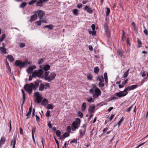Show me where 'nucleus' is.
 Masks as SVG:
<instances>
[{"mask_svg":"<svg viewBox=\"0 0 148 148\" xmlns=\"http://www.w3.org/2000/svg\"><path fill=\"white\" fill-rule=\"evenodd\" d=\"M42 81L37 79L36 81H35L33 83H30V84H25L23 87L24 89L26 90L29 94L32 93V90H36L39 86V83H41Z\"/></svg>","mask_w":148,"mask_h":148,"instance_id":"f257e3e1","label":"nucleus"},{"mask_svg":"<svg viewBox=\"0 0 148 148\" xmlns=\"http://www.w3.org/2000/svg\"><path fill=\"white\" fill-rule=\"evenodd\" d=\"M132 90L131 86H128L123 91H120L116 92L114 95L116 96L119 98H121L122 97L126 96L128 92L127 91Z\"/></svg>","mask_w":148,"mask_h":148,"instance_id":"f03ea898","label":"nucleus"},{"mask_svg":"<svg viewBox=\"0 0 148 148\" xmlns=\"http://www.w3.org/2000/svg\"><path fill=\"white\" fill-rule=\"evenodd\" d=\"M27 63L28 60L27 59L25 60V62H22L21 60H18L15 61L14 64L15 66L18 67L21 69L25 66H27Z\"/></svg>","mask_w":148,"mask_h":148,"instance_id":"7ed1b4c3","label":"nucleus"},{"mask_svg":"<svg viewBox=\"0 0 148 148\" xmlns=\"http://www.w3.org/2000/svg\"><path fill=\"white\" fill-rule=\"evenodd\" d=\"M81 123V120L78 118H76L75 121L72 123L71 125V130L72 131L75 130V129H78V125H79Z\"/></svg>","mask_w":148,"mask_h":148,"instance_id":"20e7f679","label":"nucleus"},{"mask_svg":"<svg viewBox=\"0 0 148 148\" xmlns=\"http://www.w3.org/2000/svg\"><path fill=\"white\" fill-rule=\"evenodd\" d=\"M101 91L98 88H96V89H95V92L92 95V97L94 98H97L101 95Z\"/></svg>","mask_w":148,"mask_h":148,"instance_id":"39448f33","label":"nucleus"},{"mask_svg":"<svg viewBox=\"0 0 148 148\" xmlns=\"http://www.w3.org/2000/svg\"><path fill=\"white\" fill-rule=\"evenodd\" d=\"M34 13H36V14H38V17L40 19H43V16L45 15V14L42 10H38L35 11Z\"/></svg>","mask_w":148,"mask_h":148,"instance_id":"423d86ee","label":"nucleus"},{"mask_svg":"<svg viewBox=\"0 0 148 148\" xmlns=\"http://www.w3.org/2000/svg\"><path fill=\"white\" fill-rule=\"evenodd\" d=\"M82 129H81L79 131V132L80 133V137L81 138H83V136L85 135L86 130V126L85 125V124L82 126Z\"/></svg>","mask_w":148,"mask_h":148,"instance_id":"0eeeda50","label":"nucleus"},{"mask_svg":"<svg viewBox=\"0 0 148 148\" xmlns=\"http://www.w3.org/2000/svg\"><path fill=\"white\" fill-rule=\"evenodd\" d=\"M35 71H36V73H37L38 75V77L41 78H43L44 76H42L44 72L43 69L41 68Z\"/></svg>","mask_w":148,"mask_h":148,"instance_id":"6e6552de","label":"nucleus"},{"mask_svg":"<svg viewBox=\"0 0 148 148\" xmlns=\"http://www.w3.org/2000/svg\"><path fill=\"white\" fill-rule=\"evenodd\" d=\"M49 0H38L36 2V7L39 6L42 7L43 6V4L44 3L48 1Z\"/></svg>","mask_w":148,"mask_h":148,"instance_id":"1a4fd4ad","label":"nucleus"},{"mask_svg":"<svg viewBox=\"0 0 148 148\" xmlns=\"http://www.w3.org/2000/svg\"><path fill=\"white\" fill-rule=\"evenodd\" d=\"M56 76V74L54 72L51 73L48 77L49 79L47 80L48 82H51L53 80Z\"/></svg>","mask_w":148,"mask_h":148,"instance_id":"9d476101","label":"nucleus"},{"mask_svg":"<svg viewBox=\"0 0 148 148\" xmlns=\"http://www.w3.org/2000/svg\"><path fill=\"white\" fill-rule=\"evenodd\" d=\"M95 105L90 106L88 108V111L90 114H92L95 113Z\"/></svg>","mask_w":148,"mask_h":148,"instance_id":"9b49d317","label":"nucleus"},{"mask_svg":"<svg viewBox=\"0 0 148 148\" xmlns=\"http://www.w3.org/2000/svg\"><path fill=\"white\" fill-rule=\"evenodd\" d=\"M36 66L34 65H31L27 69V71L28 73H31L33 72L34 69L36 68Z\"/></svg>","mask_w":148,"mask_h":148,"instance_id":"f8f14e48","label":"nucleus"},{"mask_svg":"<svg viewBox=\"0 0 148 148\" xmlns=\"http://www.w3.org/2000/svg\"><path fill=\"white\" fill-rule=\"evenodd\" d=\"M16 136H14L13 139L11 140V143L10 145H11L13 144L12 148H15V145L16 143Z\"/></svg>","mask_w":148,"mask_h":148,"instance_id":"ddd939ff","label":"nucleus"},{"mask_svg":"<svg viewBox=\"0 0 148 148\" xmlns=\"http://www.w3.org/2000/svg\"><path fill=\"white\" fill-rule=\"evenodd\" d=\"M84 10L87 11L89 14H92L93 12L92 9L89 7V6L86 5L84 8Z\"/></svg>","mask_w":148,"mask_h":148,"instance_id":"4468645a","label":"nucleus"},{"mask_svg":"<svg viewBox=\"0 0 148 148\" xmlns=\"http://www.w3.org/2000/svg\"><path fill=\"white\" fill-rule=\"evenodd\" d=\"M40 67L43 70V71H47L49 70L50 68V66L49 64H46L44 66L41 68V66H40Z\"/></svg>","mask_w":148,"mask_h":148,"instance_id":"2eb2a0df","label":"nucleus"},{"mask_svg":"<svg viewBox=\"0 0 148 148\" xmlns=\"http://www.w3.org/2000/svg\"><path fill=\"white\" fill-rule=\"evenodd\" d=\"M37 18V14L36 13L31 16V18L30 21L31 22L35 21Z\"/></svg>","mask_w":148,"mask_h":148,"instance_id":"dca6fc26","label":"nucleus"},{"mask_svg":"<svg viewBox=\"0 0 148 148\" xmlns=\"http://www.w3.org/2000/svg\"><path fill=\"white\" fill-rule=\"evenodd\" d=\"M118 55L121 57L124 58V56L123 55V50H118L117 51Z\"/></svg>","mask_w":148,"mask_h":148,"instance_id":"f3484780","label":"nucleus"},{"mask_svg":"<svg viewBox=\"0 0 148 148\" xmlns=\"http://www.w3.org/2000/svg\"><path fill=\"white\" fill-rule=\"evenodd\" d=\"M49 71H45V76L43 77L44 79L46 80H47L49 79L48 77L49 74Z\"/></svg>","mask_w":148,"mask_h":148,"instance_id":"a211bd4d","label":"nucleus"},{"mask_svg":"<svg viewBox=\"0 0 148 148\" xmlns=\"http://www.w3.org/2000/svg\"><path fill=\"white\" fill-rule=\"evenodd\" d=\"M48 103V100L46 98L43 99L42 102L41 103V105L45 106Z\"/></svg>","mask_w":148,"mask_h":148,"instance_id":"6ab92c4d","label":"nucleus"},{"mask_svg":"<svg viewBox=\"0 0 148 148\" xmlns=\"http://www.w3.org/2000/svg\"><path fill=\"white\" fill-rule=\"evenodd\" d=\"M97 80H99L101 82H103L104 81L103 77V76H99L97 77Z\"/></svg>","mask_w":148,"mask_h":148,"instance_id":"aec40b11","label":"nucleus"},{"mask_svg":"<svg viewBox=\"0 0 148 148\" xmlns=\"http://www.w3.org/2000/svg\"><path fill=\"white\" fill-rule=\"evenodd\" d=\"M86 108V103L85 102H83L82 105L81 109L82 111L85 110Z\"/></svg>","mask_w":148,"mask_h":148,"instance_id":"412c9836","label":"nucleus"},{"mask_svg":"<svg viewBox=\"0 0 148 148\" xmlns=\"http://www.w3.org/2000/svg\"><path fill=\"white\" fill-rule=\"evenodd\" d=\"M6 58L9 59L11 62L14 60V59L13 57L11 55H8L6 56Z\"/></svg>","mask_w":148,"mask_h":148,"instance_id":"4be33fe9","label":"nucleus"},{"mask_svg":"<svg viewBox=\"0 0 148 148\" xmlns=\"http://www.w3.org/2000/svg\"><path fill=\"white\" fill-rule=\"evenodd\" d=\"M32 103H31V106L29 107V111L26 114V116H29L31 115L32 111Z\"/></svg>","mask_w":148,"mask_h":148,"instance_id":"5701e85b","label":"nucleus"},{"mask_svg":"<svg viewBox=\"0 0 148 148\" xmlns=\"http://www.w3.org/2000/svg\"><path fill=\"white\" fill-rule=\"evenodd\" d=\"M5 141V139L4 137H2L1 138L0 140V146L3 145L4 144Z\"/></svg>","mask_w":148,"mask_h":148,"instance_id":"b1692460","label":"nucleus"},{"mask_svg":"<svg viewBox=\"0 0 148 148\" xmlns=\"http://www.w3.org/2000/svg\"><path fill=\"white\" fill-rule=\"evenodd\" d=\"M0 50L1 51V53L3 54H6L7 53L6 52V49L5 48L0 47Z\"/></svg>","mask_w":148,"mask_h":148,"instance_id":"393cba45","label":"nucleus"},{"mask_svg":"<svg viewBox=\"0 0 148 148\" xmlns=\"http://www.w3.org/2000/svg\"><path fill=\"white\" fill-rule=\"evenodd\" d=\"M45 88V85L44 84L42 83L40 84L39 88V90L40 91H42Z\"/></svg>","mask_w":148,"mask_h":148,"instance_id":"a878e982","label":"nucleus"},{"mask_svg":"<svg viewBox=\"0 0 148 148\" xmlns=\"http://www.w3.org/2000/svg\"><path fill=\"white\" fill-rule=\"evenodd\" d=\"M44 27L47 28L49 29H52L54 27L52 25L50 24L48 25L44 26Z\"/></svg>","mask_w":148,"mask_h":148,"instance_id":"bb28decb","label":"nucleus"},{"mask_svg":"<svg viewBox=\"0 0 148 148\" xmlns=\"http://www.w3.org/2000/svg\"><path fill=\"white\" fill-rule=\"evenodd\" d=\"M27 5V3L25 2H23L19 5V7L21 8H23L25 7Z\"/></svg>","mask_w":148,"mask_h":148,"instance_id":"cd10ccee","label":"nucleus"},{"mask_svg":"<svg viewBox=\"0 0 148 148\" xmlns=\"http://www.w3.org/2000/svg\"><path fill=\"white\" fill-rule=\"evenodd\" d=\"M138 47V48H140L142 47V42L140 39L138 38L137 39Z\"/></svg>","mask_w":148,"mask_h":148,"instance_id":"c85d7f7f","label":"nucleus"},{"mask_svg":"<svg viewBox=\"0 0 148 148\" xmlns=\"http://www.w3.org/2000/svg\"><path fill=\"white\" fill-rule=\"evenodd\" d=\"M54 108V106L52 104H48L47 106V108L48 109H52Z\"/></svg>","mask_w":148,"mask_h":148,"instance_id":"c756f323","label":"nucleus"},{"mask_svg":"<svg viewBox=\"0 0 148 148\" xmlns=\"http://www.w3.org/2000/svg\"><path fill=\"white\" fill-rule=\"evenodd\" d=\"M42 99V98L41 96L36 97L37 103H40Z\"/></svg>","mask_w":148,"mask_h":148,"instance_id":"7c9ffc66","label":"nucleus"},{"mask_svg":"<svg viewBox=\"0 0 148 148\" xmlns=\"http://www.w3.org/2000/svg\"><path fill=\"white\" fill-rule=\"evenodd\" d=\"M99 69L98 67L96 66L94 68V72L95 74H97L99 72Z\"/></svg>","mask_w":148,"mask_h":148,"instance_id":"2f4dec72","label":"nucleus"},{"mask_svg":"<svg viewBox=\"0 0 148 148\" xmlns=\"http://www.w3.org/2000/svg\"><path fill=\"white\" fill-rule=\"evenodd\" d=\"M25 100V94H23V103L22 104L21 108H22V107L23 104H24Z\"/></svg>","mask_w":148,"mask_h":148,"instance_id":"473e14b6","label":"nucleus"},{"mask_svg":"<svg viewBox=\"0 0 148 148\" xmlns=\"http://www.w3.org/2000/svg\"><path fill=\"white\" fill-rule=\"evenodd\" d=\"M93 77V76L90 74H88L87 75V78L88 79L92 80V78Z\"/></svg>","mask_w":148,"mask_h":148,"instance_id":"72a5a7b5","label":"nucleus"},{"mask_svg":"<svg viewBox=\"0 0 148 148\" xmlns=\"http://www.w3.org/2000/svg\"><path fill=\"white\" fill-rule=\"evenodd\" d=\"M129 69H128L126 72L124 73L123 77L125 78L128 75V72L129 71Z\"/></svg>","mask_w":148,"mask_h":148,"instance_id":"f704fd0d","label":"nucleus"},{"mask_svg":"<svg viewBox=\"0 0 148 148\" xmlns=\"http://www.w3.org/2000/svg\"><path fill=\"white\" fill-rule=\"evenodd\" d=\"M105 33L107 37L108 38H110V35L109 30H106V31H105Z\"/></svg>","mask_w":148,"mask_h":148,"instance_id":"c9c22d12","label":"nucleus"},{"mask_svg":"<svg viewBox=\"0 0 148 148\" xmlns=\"http://www.w3.org/2000/svg\"><path fill=\"white\" fill-rule=\"evenodd\" d=\"M118 99V97H112L108 99V102L111 101L112 100H114L116 99Z\"/></svg>","mask_w":148,"mask_h":148,"instance_id":"e433bc0d","label":"nucleus"},{"mask_svg":"<svg viewBox=\"0 0 148 148\" xmlns=\"http://www.w3.org/2000/svg\"><path fill=\"white\" fill-rule=\"evenodd\" d=\"M33 78H35L36 77H38V75L36 73V71H34L32 75Z\"/></svg>","mask_w":148,"mask_h":148,"instance_id":"4c0bfd02","label":"nucleus"},{"mask_svg":"<svg viewBox=\"0 0 148 148\" xmlns=\"http://www.w3.org/2000/svg\"><path fill=\"white\" fill-rule=\"evenodd\" d=\"M37 0H32L28 3V4L29 5H31L37 2Z\"/></svg>","mask_w":148,"mask_h":148,"instance_id":"58836bf2","label":"nucleus"},{"mask_svg":"<svg viewBox=\"0 0 148 148\" xmlns=\"http://www.w3.org/2000/svg\"><path fill=\"white\" fill-rule=\"evenodd\" d=\"M5 36V34H3L0 38V42H2L4 39Z\"/></svg>","mask_w":148,"mask_h":148,"instance_id":"ea45409f","label":"nucleus"},{"mask_svg":"<svg viewBox=\"0 0 148 148\" xmlns=\"http://www.w3.org/2000/svg\"><path fill=\"white\" fill-rule=\"evenodd\" d=\"M106 8L107 9V11L106 12V16H108L109 15V14L110 12V8Z\"/></svg>","mask_w":148,"mask_h":148,"instance_id":"a19ab883","label":"nucleus"},{"mask_svg":"<svg viewBox=\"0 0 148 148\" xmlns=\"http://www.w3.org/2000/svg\"><path fill=\"white\" fill-rule=\"evenodd\" d=\"M69 134L67 132H65L63 135V136L64 138H65L67 137H68L69 136Z\"/></svg>","mask_w":148,"mask_h":148,"instance_id":"79ce46f5","label":"nucleus"},{"mask_svg":"<svg viewBox=\"0 0 148 148\" xmlns=\"http://www.w3.org/2000/svg\"><path fill=\"white\" fill-rule=\"evenodd\" d=\"M78 115L80 118H82L83 117V114L80 111L78 112Z\"/></svg>","mask_w":148,"mask_h":148,"instance_id":"37998d69","label":"nucleus"},{"mask_svg":"<svg viewBox=\"0 0 148 148\" xmlns=\"http://www.w3.org/2000/svg\"><path fill=\"white\" fill-rule=\"evenodd\" d=\"M36 127L35 126L34 127L32 128V135H34V132L36 131Z\"/></svg>","mask_w":148,"mask_h":148,"instance_id":"c03bdc74","label":"nucleus"},{"mask_svg":"<svg viewBox=\"0 0 148 148\" xmlns=\"http://www.w3.org/2000/svg\"><path fill=\"white\" fill-rule=\"evenodd\" d=\"M56 134L58 137H59L60 136L61 132L60 130H58L56 131Z\"/></svg>","mask_w":148,"mask_h":148,"instance_id":"a18cd8bd","label":"nucleus"},{"mask_svg":"<svg viewBox=\"0 0 148 148\" xmlns=\"http://www.w3.org/2000/svg\"><path fill=\"white\" fill-rule=\"evenodd\" d=\"M6 67L8 69H10V66L8 62L7 59H6Z\"/></svg>","mask_w":148,"mask_h":148,"instance_id":"49530a36","label":"nucleus"},{"mask_svg":"<svg viewBox=\"0 0 148 148\" xmlns=\"http://www.w3.org/2000/svg\"><path fill=\"white\" fill-rule=\"evenodd\" d=\"M131 86L132 90H133L136 88L138 87V85H133Z\"/></svg>","mask_w":148,"mask_h":148,"instance_id":"de8ad7c7","label":"nucleus"},{"mask_svg":"<svg viewBox=\"0 0 148 148\" xmlns=\"http://www.w3.org/2000/svg\"><path fill=\"white\" fill-rule=\"evenodd\" d=\"M143 27L145 29L143 31V32L147 36L148 35V31L146 29L144 26H143Z\"/></svg>","mask_w":148,"mask_h":148,"instance_id":"09e8293b","label":"nucleus"},{"mask_svg":"<svg viewBox=\"0 0 148 148\" xmlns=\"http://www.w3.org/2000/svg\"><path fill=\"white\" fill-rule=\"evenodd\" d=\"M66 131L67 132L70 133L71 132V127L70 126H68L67 127Z\"/></svg>","mask_w":148,"mask_h":148,"instance_id":"8fccbe9b","label":"nucleus"},{"mask_svg":"<svg viewBox=\"0 0 148 148\" xmlns=\"http://www.w3.org/2000/svg\"><path fill=\"white\" fill-rule=\"evenodd\" d=\"M41 138V143L43 146V148H44V145L43 143L44 142H45V141L43 137H42Z\"/></svg>","mask_w":148,"mask_h":148,"instance_id":"3c124183","label":"nucleus"},{"mask_svg":"<svg viewBox=\"0 0 148 148\" xmlns=\"http://www.w3.org/2000/svg\"><path fill=\"white\" fill-rule=\"evenodd\" d=\"M78 10L77 9H74L73 10V11L74 15H77V14Z\"/></svg>","mask_w":148,"mask_h":148,"instance_id":"603ef678","label":"nucleus"},{"mask_svg":"<svg viewBox=\"0 0 148 148\" xmlns=\"http://www.w3.org/2000/svg\"><path fill=\"white\" fill-rule=\"evenodd\" d=\"M36 23L38 26H40L41 25V21L40 19L38 21L35 22Z\"/></svg>","mask_w":148,"mask_h":148,"instance_id":"864d4df0","label":"nucleus"},{"mask_svg":"<svg viewBox=\"0 0 148 148\" xmlns=\"http://www.w3.org/2000/svg\"><path fill=\"white\" fill-rule=\"evenodd\" d=\"M43 61L44 60L42 58H41L38 60V64H42Z\"/></svg>","mask_w":148,"mask_h":148,"instance_id":"5fc2aeb1","label":"nucleus"},{"mask_svg":"<svg viewBox=\"0 0 148 148\" xmlns=\"http://www.w3.org/2000/svg\"><path fill=\"white\" fill-rule=\"evenodd\" d=\"M125 32L123 30V34H122V41L123 40L124 38L125 37Z\"/></svg>","mask_w":148,"mask_h":148,"instance_id":"6e6d98bb","label":"nucleus"},{"mask_svg":"<svg viewBox=\"0 0 148 148\" xmlns=\"http://www.w3.org/2000/svg\"><path fill=\"white\" fill-rule=\"evenodd\" d=\"M89 92L90 93L92 94L93 95L95 92V89L94 90L93 88H91L89 90Z\"/></svg>","mask_w":148,"mask_h":148,"instance_id":"4d7b16f0","label":"nucleus"},{"mask_svg":"<svg viewBox=\"0 0 148 148\" xmlns=\"http://www.w3.org/2000/svg\"><path fill=\"white\" fill-rule=\"evenodd\" d=\"M123 121V118H122L118 122V126L119 127L120 126L121 123Z\"/></svg>","mask_w":148,"mask_h":148,"instance_id":"13d9d810","label":"nucleus"},{"mask_svg":"<svg viewBox=\"0 0 148 148\" xmlns=\"http://www.w3.org/2000/svg\"><path fill=\"white\" fill-rule=\"evenodd\" d=\"M102 82H99V86L101 88H102L104 86V84L103 83H102Z\"/></svg>","mask_w":148,"mask_h":148,"instance_id":"bf43d9fd","label":"nucleus"},{"mask_svg":"<svg viewBox=\"0 0 148 148\" xmlns=\"http://www.w3.org/2000/svg\"><path fill=\"white\" fill-rule=\"evenodd\" d=\"M36 97H40V95L39 94V93L38 92H36L34 93Z\"/></svg>","mask_w":148,"mask_h":148,"instance_id":"052dcab7","label":"nucleus"},{"mask_svg":"<svg viewBox=\"0 0 148 148\" xmlns=\"http://www.w3.org/2000/svg\"><path fill=\"white\" fill-rule=\"evenodd\" d=\"M104 28L105 31H106V30H109V28L107 26L106 23H105L104 24Z\"/></svg>","mask_w":148,"mask_h":148,"instance_id":"680f3d73","label":"nucleus"},{"mask_svg":"<svg viewBox=\"0 0 148 148\" xmlns=\"http://www.w3.org/2000/svg\"><path fill=\"white\" fill-rule=\"evenodd\" d=\"M87 101L89 103L93 102L94 101V100H93L92 98L91 97L90 99H87Z\"/></svg>","mask_w":148,"mask_h":148,"instance_id":"e2e57ef3","label":"nucleus"},{"mask_svg":"<svg viewBox=\"0 0 148 148\" xmlns=\"http://www.w3.org/2000/svg\"><path fill=\"white\" fill-rule=\"evenodd\" d=\"M50 115V111L49 110H47L46 113V116L47 117H49Z\"/></svg>","mask_w":148,"mask_h":148,"instance_id":"0e129e2a","label":"nucleus"},{"mask_svg":"<svg viewBox=\"0 0 148 148\" xmlns=\"http://www.w3.org/2000/svg\"><path fill=\"white\" fill-rule=\"evenodd\" d=\"M20 47L21 48H23L25 47V44L23 43H21L20 44Z\"/></svg>","mask_w":148,"mask_h":148,"instance_id":"69168bd1","label":"nucleus"},{"mask_svg":"<svg viewBox=\"0 0 148 148\" xmlns=\"http://www.w3.org/2000/svg\"><path fill=\"white\" fill-rule=\"evenodd\" d=\"M82 5L81 3H79L77 5V7L78 8H82Z\"/></svg>","mask_w":148,"mask_h":148,"instance_id":"338daca9","label":"nucleus"},{"mask_svg":"<svg viewBox=\"0 0 148 148\" xmlns=\"http://www.w3.org/2000/svg\"><path fill=\"white\" fill-rule=\"evenodd\" d=\"M48 125V127L49 128H52V125L50 121H49V122Z\"/></svg>","mask_w":148,"mask_h":148,"instance_id":"774afa93","label":"nucleus"}]
</instances>
